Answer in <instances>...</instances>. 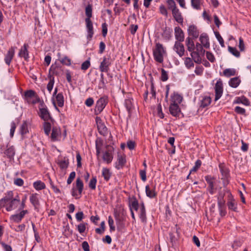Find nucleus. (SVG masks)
Instances as JSON below:
<instances>
[{
    "instance_id": "nucleus-7",
    "label": "nucleus",
    "mask_w": 251,
    "mask_h": 251,
    "mask_svg": "<svg viewBox=\"0 0 251 251\" xmlns=\"http://www.w3.org/2000/svg\"><path fill=\"white\" fill-rule=\"evenodd\" d=\"M205 179L208 185V191L211 195H213L217 189V186L214 181L215 178L211 176L208 175L205 176Z\"/></svg>"
},
{
    "instance_id": "nucleus-23",
    "label": "nucleus",
    "mask_w": 251,
    "mask_h": 251,
    "mask_svg": "<svg viewBox=\"0 0 251 251\" xmlns=\"http://www.w3.org/2000/svg\"><path fill=\"white\" fill-rule=\"evenodd\" d=\"M28 47V45L26 44H25L20 50L18 53L19 57H24L25 60H27L29 58L28 51L27 50Z\"/></svg>"
},
{
    "instance_id": "nucleus-5",
    "label": "nucleus",
    "mask_w": 251,
    "mask_h": 251,
    "mask_svg": "<svg viewBox=\"0 0 251 251\" xmlns=\"http://www.w3.org/2000/svg\"><path fill=\"white\" fill-rule=\"evenodd\" d=\"M106 147V150L103 152L102 158L104 162L107 164H109L113 159L114 148L109 145H107Z\"/></svg>"
},
{
    "instance_id": "nucleus-47",
    "label": "nucleus",
    "mask_w": 251,
    "mask_h": 251,
    "mask_svg": "<svg viewBox=\"0 0 251 251\" xmlns=\"http://www.w3.org/2000/svg\"><path fill=\"white\" fill-rule=\"evenodd\" d=\"M51 129V124L49 122H44V130L45 134L49 136Z\"/></svg>"
},
{
    "instance_id": "nucleus-63",
    "label": "nucleus",
    "mask_w": 251,
    "mask_h": 251,
    "mask_svg": "<svg viewBox=\"0 0 251 251\" xmlns=\"http://www.w3.org/2000/svg\"><path fill=\"white\" fill-rule=\"evenodd\" d=\"M203 68L202 66H196L195 70V73L197 75H202L203 72Z\"/></svg>"
},
{
    "instance_id": "nucleus-35",
    "label": "nucleus",
    "mask_w": 251,
    "mask_h": 251,
    "mask_svg": "<svg viewBox=\"0 0 251 251\" xmlns=\"http://www.w3.org/2000/svg\"><path fill=\"white\" fill-rule=\"evenodd\" d=\"M234 102L235 103H242L245 105H249L250 104V102L248 99H247L245 97L242 96L241 97H236L235 100Z\"/></svg>"
},
{
    "instance_id": "nucleus-26",
    "label": "nucleus",
    "mask_w": 251,
    "mask_h": 251,
    "mask_svg": "<svg viewBox=\"0 0 251 251\" xmlns=\"http://www.w3.org/2000/svg\"><path fill=\"white\" fill-rule=\"evenodd\" d=\"M39 115L45 121H48L51 119L50 114L47 107L40 109Z\"/></svg>"
},
{
    "instance_id": "nucleus-40",
    "label": "nucleus",
    "mask_w": 251,
    "mask_h": 251,
    "mask_svg": "<svg viewBox=\"0 0 251 251\" xmlns=\"http://www.w3.org/2000/svg\"><path fill=\"white\" fill-rule=\"evenodd\" d=\"M201 0H191V4L193 8L196 10L201 9Z\"/></svg>"
},
{
    "instance_id": "nucleus-14",
    "label": "nucleus",
    "mask_w": 251,
    "mask_h": 251,
    "mask_svg": "<svg viewBox=\"0 0 251 251\" xmlns=\"http://www.w3.org/2000/svg\"><path fill=\"white\" fill-rule=\"evenodd\" d=\"M228 199L227 202V205L229 210L236 211L237 209V203L234 199L232 195L229 193L228 196Z\"/></svg>"
},
{
    "instance_id": "nucleus-21",
    "label": "nucleus",
    "mask_w": 251,
    "mask_h": 251,
    "mask_svg": "<svg viewBox=\"0 0 251 251\" xmlns=\"http://www.w3.org/2000/svg\"><path fill=\"white\" fill-rule=\"evenodd\" d=\"M172 14L173 18L176 22L179 24H182L183 22V18L182 16L181 13L178 8L172 11Z\"/></svg>"
},
{
    "instance_id": "nucleus-6",
    "label": "nucleus",
    "mask_w": 251,
    "mask_h": 251,
    "mask_svg": "<svg viewBox=\"0 0 251 251\" xmlns=\"http://www.w3.org/2000/svg\"><path fill=\"white\" fill-rule=\"evenodd\" d=\"M83 189V183L79 178H77L76 180V185L75 187H73L71 190L72 195L77 198L78 195H81Z\"/></svg>"
},
{
    "instance_id": "nucleus-17",
    "label": "nucleus",
    "mask_w": 251,
    "mask_h": 251,
    "mask_svg": "<svg viewBox=\"0 0 251 251\" xmlns=\"http://www.w3.org/2000/svg\"><path fill=\"white\" fill-rule=\"evenodd\" d=\"M14 194L13 191H8L6 194V196L0 200V209L4 207L5 204L9 200L14 199Z\"/></svg>"
},
{
    "instance_id": "nucleus-10",
    "label": "nucleus",
    "mask_w": 251,
    "mask_h": 251,
    "mask_svg": "<svg viewBox=\"0 0 251 251\" xmlns=\"http://www.w3.org/2000/svg\"><path fill=\"white\" fill-rule=\"evenodd\" d=\"M215 100L216 101L222 97L223 93V84L221 79H219L216 83L215 86Z\"/></svg>"
},
{
    "instance_id": "nucleus-39",
    "label": "nucleus",
    "mask_w": 251,
    "mask_h": 251,
    "mask_svg": "<svg viewBox=\"0 0 251 251\" xmlns=\"http://www.w3.org/2000/svg\"><path fill=\"white\" fill-rule=\"evenodd\" d=\"M37 195V194H33L30 196L29 198L30 202L35 207L39 204V200Z\"/></svg>"
},
{
    "instance_id": "nucleus-41",
    "label": "nucleus",
    "mask_w": 251,
    "mask_h": 251,
    "mask_svg": "<svg viewBox=\"0 0 251 251\" xmlns=\"http://www.w3.org/2000/svg\"><path fill=\"white\" fill-rule=\"evenodd\" d=\"M223 75L226 77H230L236 75V70L234 69H226L223 71Z\"/></svg>"
},
{
    "instance_id": "nucleus-45",
    "label": "nucleus",
    "mask_w": 251,
    "mask_h": 251,
    "mask_svg": "<svg viewBox=\"0 0 251 251\" xmlns=\"http://www.w3.org/2000/svg\"><path fill=\"white\" fill-rule=\"evenodd\" d=\"M102 146V141L101 140H96V155L99 156Z\"/></svg>"
},
{
    "instance_id": "nucleus-60",
    "label": "nucleus",
    "mask_w": 251,
    "mask_h": 251,
    "mask_svg": "<svg viewBox=\"0 0 251 251\" xmlns=\"http://www.w3.org/2000/svg\"><path fill=\"white\" fill-rule=\"evenodd\" d=\"M24 183V180L21 178H16L14 179V184L16 186H22Z\"/></svg>"
},
{
    "instance_id": "nucleus-12",
    "label": "nucleus",
    "mask_w": 251,
    "mask_h": 251,
    "mask_svg": "<svg viewBox=\"0 0 251 251\" xmlns=\"http://www.w3.org/2000/svg\"><path fill=\"white\" fill-rule=\"evenodd\" d=\"M155 185L153 183L151 184L150 185L146 186V193L147 197L151 199L155 198L157 195V193L155 191Z\"/></svg>"
},
{
    "instance_id": "nucleus-59",
    "label": "nucleus",
    "mask_w": 251,
    "mask_h": 251,
    "mask_svg": "<svg viewBox=\"0 0 251 251\" xmlns=\"http://www.w3.org/2000/svg\"><path fill=\"white\" fill-rule=\"evenodd\" d=\"M206 56L207 59L211 62H214L215 61V58L213 53L209 51H206Z\"/></svg>"
},
{
    "instance_id": "nucleus-48",
    "label": "nucleus",
    "mask_w": 251,
    "mask_h": 251,
    "mask_svg": "<svg viewBox=\"0 0 251 251\" xmlns=\"http://www.w3.org/2000/svg\"><path fill=\"white\" fill-rule=\"evenodd\" d=\"M184 64L187 69H190L194 66L192 59L190 57H186L185 58L184 60Z\"/></svg>"
},
{
    "instance_id": "nucleus-15",
    "label": "nucleus",
    "mask_w": 251,
    "mask_h": 251,
    "mask_svg": "<svg viewBox=\"0 0 251 251\" xmlns=\"http://www.w3.org/2000/svg\"><path fill=\"white\" fill-rule=\"evenodd\" d=\"M139 207L138 201L136 199L132 200L129 203V208L131 212V217L133 220H135V217L133 210L137 211Z\"/></svg>"
},
{
    "instance_id": "nucleus-42",
    "label": "nucleus",
    "mask_w": 251,
    "mask_h": 251,
    "mask_svg": "<svg viewBox=\"0 0 251 251\" xmlns=\"http://www.w3.org/2000/svg\"><path fill=\"white\" fill-rule=\"evenodd\" d=\"M20 132L22 135L28 132V125L26 121H24L21 125L20 128Z\"/></svg>"
},
{
    "instance_id": "nucleus-4",
    "label": "nucleus",
    "mask_w": 251,
    "mask_h": 251,
    "mask_svg": "<svg viewBox=\"0 0 251 251\" xmlns=\"http://www.w3.org/2000/svg\"><path fill=\"white\" fill-rule=\"evenodd\" d=\"M20 203V199L18 195H17L14 198L9 200L5 204L4 207L7 211H11L16 209Z\"/></svg>"
},
{
    "instance_id": "nucleus-57",
    "label": "nucleus",
    "mask_w": 251,
    "mask_h": 251,
    "mask_svg": "<svg viewBox=\"0 0 251 251\" xmlns=\"http://www.w3.org/2000/svg\"><path fill=\"white\" fill-rule=\"evenodd\" d=\"M168 79V73L164 69H161V79L163 81H166Z\"/></svg>"
},
{
    "instance_id": "nucleus-27",
    "label": "nucleus",
    "mask_w": 251,
    "mask_h": 251,
    "mask_svg": "<svg viewBox=\"0 0 251 251\" xmlns=\"http://www.w3.org/2000/svg\"><path fill=\"white\" fill-rule=\"evenodd\" d=\"M96 120L97 123V126L99 133L101 135H105L107 131V127L101 123V120L100 118L97 117Z\"/></svg>"
},
{
    "instance_id": "nucleus-16",
    "label": "nucleus",
    "mask_w": 251,
    "mask_h": 251,
    "mask_svg": "<svg viewBox=\"0 0 251 251\" xmlns=\"http://www.w3.org/2000/svg\"><path fill=\"white\" fill-rule=\"evenodd\" d=\"M126 163V156L124 154H118L117 160L115 163V168L118 170H120L123 168Z\"/></svg>"
},
{
    "instance_id": "nucleus-3",
    "label": "nucleus",
    "mask_w": 251,
    "mask_h": 251,
    "mask_svg": "<svg viewBox=\"0 0 251 251\" xmlns=\"http://www.w3.org/2000/svg\"><path fill=\"white\" fill-rule=\"evenodd\" d=\"M108 103V98L107 97L104 96L100 98L96 102L95 114L96 115L100 114L105 107Z\"/></svg>"
},
{
    "instance_id": "nucleus-50",
    "label": "nucleus",
    "mask_w": 251,
    "mask_h": 251,
    "mask_svg": "<svg viewBox=\"0 0 251 251\" xmlns=\"http://www.w3.org/2000/svg\"><path fill=\"white\" fill-rule=\"evenodd\" d=\"M214 33H215V36H216L217 40L219 41L221 47H225V44H224V39H223V38L222 37V36H221L220 33L217 31L214 32Z\"/></svg>"
},
{
    "instance_id": "nucleus-62",
    "label": "nucleus",
    "mask_w": 251,
    "mask_h": 251,
    "mask_svg": "<svg viewBox=\"0 0 251 251\" xmlns=\"http://www.w3.org/2000/svg\"><path fill=\"white\" fill-rule=\"evenodd\" d=\"M239 48L240 49V50L241 51H243L245 50V44L243 41V39L242 37H240L239 39V45H238Z\"/></svg>"
},
{
    "instance_id": "nucleus-44",
    "label": "nucleus",
    "mask_w": 251,
    "mask_h": 251,
    "mask_svg": "<svg viewBox=\"0 0 251 251\" xmlns=\"http://www.w3.org/2000/svg\"><path fill=\"white\" fill-rule=\"evenodd\" d=\"M69 163L68 159L65 158L59 161L58 165L61 169H66L68 167Z\"/></svg>"
},
{
    "instance_id": "nucleus-37",
    "label": "nucleus",
    "mask_w": 251,
    "mask_h": 251,
    "mask_svg": "<svg viewBox=\"0 0 251 251\" xmlns=\"http://www.w3.org/2000/svg\"><path fill=\"white\" fill-rule=\"evenodd\" d=\"M102 176L103 177L104 179L107 181L110 179L111 176V173L109 169L107 168H103L102 170Z\"/></svg>"
},
{
    "instance_id": "nucleus-33",
    "label": "nucleus",
    "mask_w": 251,
    "mask_h": 251,
    "mask_svg": "<svg viewBox=\"0 0 251 251\" xmlns=\"http://www.w3.org/2000/svg\"><path fill=\"white\" fill-rule=\"evenodd\" d=\"M186 45L189 51H192L195 50L194 42L193 40L189 37L186 39Z\"/></svg>"
},
{
    "instance_id": "nucleus-31",
    "label": "nucleus",
    "mask_w": 251,
    "mask_h": 251,
    "mask_svg": "<svg viewBox=\"0 0 251 251\" xmlns=\"http://www.w3.org/2000/svg\"><path fill=\"white\" fill-rule=\"evenodd\" d=\"M55 104H57L59 107H62L64 104V98L62 92L58 93L56 97L54 98Z\"/></svg>"
},
{
    "instance_id": "nucleus-24",
    "label": "nucleus",
    "mask_w": 251,
    "mask_h": 251,
    "mask_svg": "<svg viewBox=\"0 0 251 251\" xmlns=\"http://www.w3.org/2000/svg\"><path fill=\"white\" fill-rule=\"evenodd\" d=\"M4 154L10 159H13L15 154V149L13 146L7 145L6 149L3 152Z\"/></svg>"
},
{
    "instance_id": "nucleus-11",
    "label": "nucleus",
    "mask_w": 251,
    "mask_h": 251,
    "mask_svg": "<svg viewBox=\"0 0 251 251\" xmlns=\"http://www.w3.org/2000/svg\"><path fill=\"white\" fill-rule=\"evenodd\" d=\"M110 57H103L102 61L101 62L99 69L101 72H108L109 70V67L111 66Z\"/></svg>"
},
{
    "instance_id": "nucleus-38",
    "label": "nucleus",
    "mask_w": 251,
    "mask_h": 251,
    "mask_svg": "<svg viewBox=\"0 0 251 251\" xmlns=\"http://www.w3.org/2000/svg\"><path fill=\"white\" fill-rule=\"evenodd\" d=\"M240 82L241 81L239 79V78L238 77H235L231 78L229 80L228 83L229 86H231V87L236 88L239 86V85L240 83Z\"/></svg>"
},
{
    "instance_id": "nucleus-54",
    "label": "nucleus",
    "mask_w": 251,
    "mask_h": 251,
    "mask_svg": "<svg viewBox=\"0 0 251 251\" xmlns=\"http://www.w3.org/2000/svg\"><path fill=\"white\" fill-rule=\"evenodd\" d=\"M201 165V161L200 159L197 160L195 162L194 166L190 170V173H192L193 172H196L198 170V169L200 167Z\"/></svg>"
},
{
    "instance_id": "nucleus-53",
    "label": "nucleus",
    "mask_w": 251,
    "mask_h": 251,
    "mask_svg": "<svg viewBox=\"0 0 251 251\" xmlns=\"http://www.w3.org/2000/svg\"><path fill=\"white\" fill-rule=\"evenodd\" d=\"M159 9L160 13L162 15H163V16H164L166 17H168V12L167 11V9L165 7V6L164 5H163V4L160 5L159 6Z\"/></svg>"
},
{
    "instance_id": "nucleus-20",
    "label": "nucleus",
    "mask_w": 251,
    "mask_h": 251,
    "mask_svg": "<svg viewBox=\"0 0 251 251\" xmlns=\"http://www.w3.org/2000/svg\"><path fill=\"white\" fill-rule=\"evenodd\" d=\"M175 36L176 41L183 42L184 40V32L181 28L176 26L175 28Z\"/></svg>"
},
{
    "instance_id": "nucleus-19",
    "label": "nucleus",
    "mask_w": 251,
    "mask_h": 251,
    "mask_svg": "<svg viewBox=\"0 0 251 251\" xmlns=\"http://www.w3.org/2000/svg\"><path fill=\"white\" fill-rule=\"evenodd\" d=\"M14 54L15 48L12 47L9 49L7 53L5 55L4 61L7 65H9L10 64L14 56Z\"/></svg>"
},
{
    "instance_id": "nucleus-30",
    "label": "nucleus",
    "mask_w": 251,
    "mask_h": 251,
    "mask_svg": "<svg viewBox=\"0 0 251 251\" xmlns=\"http://www.w3.org/2000/svg\"><path fill=\"white\" fill-rule=\"evenodd\" d=\"M188 33L190 36H193L194 38H197L199 35L198 30L194 25H191L188 27Z\"/></svg>"
},
{
    "instance_id": "nucleus-36",
    "label": "nucleus",
    "mask_w": 251,
    "mask_h": 251,
    "mask_svg": "<svg viewBox=\"0 0 251 251\" xmlns=\"http://www.w3.org/2000/svg\"><path fill=\"white\" fill-rule=\"evenodd\" d=\"M211 98L209 96H205L202 97L201 100L200 106L204 108L211 103Z\"/></svg>"
},
{
    "instance_id": "nucleus-58",
    "label": "nucleus",
    "mask_w": 251,
    "mask_h": 251,
    "mask_svg": "<svg viewBox=\"0 0 251 251\" xmlns=\"http://www.w3.org/2000/svg\"><path fill=\"white\" fill-rule=\"evenodd\" d=\"M54 83V77L50 78V80L47 85V89L50 93L51 92V91H52V90L53 89Z\"/></svg>"
},
{
    "instance_id": "nucleus-43",
    "label": "nucleus",
    "mask_w": 251,
    "mask_h": 251,
    "mask_svg": "<svg viewBox=\"0 0 251 251\" xmlns=\"http://www.w3.org/2000/svg\"><path fill=\"white\" fill-rule=\"evenodd\" d=\"M166 3L168 9L171 11L177 8L174 0H167Z\"/></svg>"
},
{
    "instance_id": "nucleus-2",
    "label": "nucleus",
    "mask_w": 251,
    "mask_h": 251,
    "mask_svg": "<svg viewBox=\"0 0 251 251\" xmlns=\"http://www.w3.org/2000/svg\"><path fill=\"white\" fill-rule=\"evenodd\" d=\"M166 48L159 43H156L153 49L154 59L157 62L162 63L164 61V56L166 54Z\"/></svg>"
},
{
    "instance_id": "nucleus-29",
    "label": "nucleus",
    "mask_w": 251,
    "mask_h": 251,
    "mask_svg": "<svg viewBox=\"0 0 251 251\" xmlns=\"http://www.w3.org/2000/svg\"><path fill=\"white\" fill-rule=\"evenodd\" d=\"M200 41L204 48L206 49L209 48L210 43L209 41V38L207 34H201L200 37Z\"/></svg>"
},
{
    "instance_id": "nucleus-49",
    "label": "nucleus",
    "mask_w": 251,
    "mask_h": 251,
    "mask_svg": "<svg viewBox=\"0 0 251 251\" xmlns=\"http://www.w3.org/2000/svg\"><path fill=\"white\" fill-rule=\"evenodd\" d=\"M97 182L96 176H93L89 183V187L91 189L95 190L96 187V183Z\"/></svg>"
},
{
    "instance_id": "nucleus-28",
    "label": "nucleus",
    "mask_w": 251,
    "mask_h": 251,
    "mask_svg": "<svg viewBox=\"0 0 251 251\" xmlns=\"http://www.w3.org/2000/svg\"><path fill=\"white\" fill-rule=\"evenodd\" d=\"M182 100V97L177 93H174L171 96V103L179 105Z\"/></svg>"
},
{
    "instance_id": "nucleus-46",
    "label": "nucleus",
    "mask_w": 251,
    "mask_h": 251,
    "mask_svg": "<svg viewBox=\"0 0 251 251\" xmlns=\"http://www.w3.org/2000/svg\"><path fill=\"white\" fill-rule=\"evenodd\" d=\"M228 51L236 57H239L240 53L236 48L230 46L228 47Z\"/></svg>"
},
{
    "instance_id": "nucleus-52",
    "label": "nucleus",
    "mask_w": 251,
    "mask_h": 251,
    "mask_svg": "<svg viewBox=\"0 0 251 251\" xmlns=\"http://www.w3.org/2000/svg\"><path fill=\"white\" fill-rule=\"evenodd\" d=\"M87 225V223H82L77 225V228L79 233L82 234L85 231Z\"/></svg>"
},
{
    "instance_id": "nucleus-61",
    "label": "nucleus",
    "mask_w": 251,
    "mask_h": 251,
    "mask_svg": "<svg viewBox=\"0 0 251 251\" xmlns=\"http://www.w3.org/2000/svg\"><path fill=\"white\" fill-rule=\"evenodd\" d=\"M25 97L26 98H31L34 97L36 95L35 92L33 90H28L25 92Z\"/></svg>"
},
{
    "instance_id": "nucleus-56",
    "label": "nucleus",
    "mask_w": 251,
    "mask_h": 251,
    "mask_svg": "<svg viewBox=\"0 0 251 251\" xmlns=\"http://www.w3.org/2000/svg\"><path fill=\"white\" fill-rule=\"evenodd\" d=\"M108 225L110 227V232L113 231L115 230V227L114 226V220L110 216L108 217Z\"/></svg>"
},
{
    "instance_id": "nucleus-25",
    "label": "nucleus",
    "mask_w": 251,
    "mask_h": 251,
    "mask_svg": "<svg viewBox=\"0 0 251 251\" xmlns=\"http://www.w3.org/2000/svg\"><path fill=\"white\" fill-rule=\"evenodd\" d=\"M140 210L139 213V218L142 223H147V217L145 206L144 203H142L139 205Z\"/></svg>"
},
{
    "instance_id": "nucleus-1",
    "label": "nucleus",
    "mask_w": 251,
    "mask_h": 251,
    "mask_svg": "<svg viewBox=\"0 0 251 251\" xmlns=\"http://www.w3.org/2000/svg\"><path fill=\"white\" fill-rule=\"evenodd\" d=\"M85 14L87 17L85 19L86 26L87 32V39L88 42H89L91 40L94 34L93 24L90 19L92 15V8L91 5L88 4L86 7Z\"/></svg>"
},
{
    "instance_id": "nucleus-22",
    "label": "nucleus",
    "mask_w": 251,
    "mask_h": 251,
    "mask_svg": "<svg viewBox=\"0 0 251 251\" xmlns=\"http://www.w3.org/2000/svg\"><path fill=\"white\" fill-rule=\"evenodd\" d=\"M60 137V129L56 126L53 127L52 129V132L50 136L51 140L53 142L58 141Z\"/></svg>"
},
{
    "instance_id": "nucleus-51",
    "label": "nucleus",
    "mask_w": 251,
    "mask_h": 251,
    "mask_svg": "<svg viewBox=\"0 0 251 251\" xmlns=\"http://www.w3.org/2000/svg\"><path fill=\"white\" fill-rule=\"evenodd\" d=\"M195 49L196 51L199 52L201 54H203L205 52V50L203 49V46L199 43H197L195 46Z\"/></svg>"
},
{
    "instance_id": "nucleus-55",
    "label": "nucleus",
    "mask_w": 251,
    "mask_h": 251,
    "mask_svg": "<svg viewBox=\"0 0 251 251\" xmlns=\"http://www.w3.org/2000/svg\"><path fill=\"white\" fill-rule=\"evenodd\" d=\"M90 61L89 59L86 60L82 63L81 66V69L83 71L87 70L90 66Z\"/></svg>"
},
{
    "instance_id": "nucleus-18",
    "label": "nucleus",
    "mask_w": 251,
    "mask_h": 251,
    "mask_svg": "<svg viewBox=\"0 0 251 251\" xmlns=\"http://www.w3.org/2000/svg\"><path fill=\"white\" fill-rule=\"evenodd\" d=\"M169 111L173 116L176 117H179L181 113L180 108L178 104H170Z\"/></svg>"
},
{
    "instance_id": "nucleus-8",
    "label": "nucleus",
    "mask_w": 251,
    "mask_h": 251,
    "mask_svg": "<svg viewBox=\"0 0 251 251\" xmlns=\"http://www.w3.org/2000/svg\"><path fill=\"white\" fill-rule=\"evenodd\" d=\"M219 168L222 175V179L223 180L224 185L225 186L229 183V171L223 163H220L219 165Z\"/></svg>"
},
{
    "instance_id": "nucleus-64",
    "label": "nucleus",
    "mask_w": 251,
    "mask_h": 251,
    "mask_svg": "<svg viewBox=\"0 0 251 251\" xmlns=\"http://www.w3.org/2000/svg\"><path fill=\"white\" fill-rule=\"evenodd\" d=\"M0 244H1L2 247L3 248L4 251H12V247L7 244H6L3 242H0Z\"/></svg>"
},
{
    "instance_id": "nucleus-13",
    "label": "nucleus",
    "mask_w": 251,
    "mask_h": 251,
    "mask_svg": "<svg viewBox=\"0 0 251 251\" xmlns=\"http://www.w3.org/2000/svg\"><path fill=\"white\" fill-rule=\"evenodd\" d=\"M182 42L176 41L173 48L174 50L180 56L182 57L184 54L185 49Z\"/></svg>"
},
{
    "instance_id": "nucleus-32",
    "label": "nucleus",
    "mask_w": 251,
    "mask_h": 251,
    "mask_svg": "<svg viewBox=\"0 0 251 251\" xmlns=\"http://www.w3.org/2000/svg\"><path fill=\"white\" fill-rule=\"evenodd\" d=\"M191 52V56L194 61L196 63L200 64L201 63V59L200 54H201L199 52L194 51V50Z\"/></svg>"
},
{
    "instance_id": "nucleus-9",
    "label": "nucleus",
    "mask_w": 251,
    "mask_h": 251,
    "mask_svg": "<svg viewBox=\"0 0 251 251\" xmlns=\"http://www.w3.org/2000/svg\"><path fill=\"white\" fill-rule=\"evenodd\" d=\"M19 211L18 213L11 215L9 218L10 220L16 223H19L25 216L28 213V211L27 210H21Z\"/></svg>"
},
{
    "instance_id": "nucleus-34",
    "label": "nucleus",
    "mask_w": 251,
    "mask_h": 251,
    "mask_svg": "<svg viewBox=\"0 0 251 251\" xmlns=\"http://www.w3.org/2000/svg\"><path fill=\"white\" fill-rule=\"evenodd\" d=\"M33 187L37 191L43 190L46 188V185L45 183L41 181V180H37L35 181L33 183Z\"/></svg>"
}]
</instances>
